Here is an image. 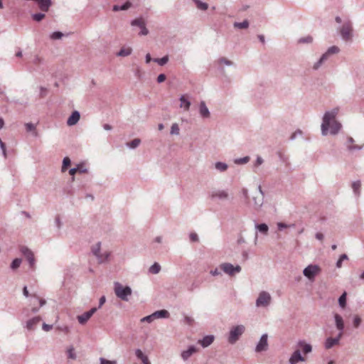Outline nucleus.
Here are the masks:
<instances>
[{"instance_id": "obj_60", "label": "nucleus", "mask_w": 364, "mask_h": 364, "mask_svg": "<svg viewBox=\"0 0 364 364\" xmlns=\"http://www.w3.org/2000/svg\"><path fill=\"white\" fill-rule=\"evenodd\" d=\"M166 77L164 74H160L157 77V82L159 83L163 82L166 80Z\"/></svg>"}, {"instance_id": "obj_38", "label": "nucleus", "mask_w": 364, "mask_h": 364, "mask_svg": "<svg viewBox=\"0 0 364 364\" xmlns=\"http://www.w3.org/2000/svg\"><path fill=\"white\" fill-rule=\"evenodd\" d=\"M153 61L157 63L159 65L163 66L168 61V55H165L161 58H154Z\"/></svg>"}, {"instance_id": "obj_39", "label": "nucleus", "mask_w": 364, "mask_h": 364, "mask_svg": "<svg viewBox=\"0 0 364 364\" xmlns=\"http://www.w3.org/2000/svg\"><path fill=\"white\" fill-rule=\"evenodd\" d=\"M101 242H98L92 247V254L97 257L100 254Z\"/></svg>"}, {"instance_id": "obj_35", "label": "nucleus", "mask_w": 364, "mask_h": 364, "mask_svg": "<svg viewBox=\"0 0 364 364\" xmlns=\"http://www.w3.org/2000/svg\"><path fill=\"white\" fill-rule=\"evenodd\" d=\"M233 26L235 28L240 29L247 28L249 26V21L247 20H245L242 22H235Z\"/></svg>"}, {"instance_id": "obj_30", "label": "nucleus", "mask_w": 364, "mask_h": 364, "mask_svg": "<svg viewBox=\"0 0 364 364\" xmlns=\"http://www.w3.org/2000/svg\"><path fill=\"white\" fill-rule=\"evenodd\" d=\"M255 228L263 235H267L269 231V228L267 224L262 223V224H255Z\"/></svg>"}, {"instance_id": "obj_31", "label": "nucleus", "mask_w": 364, "mask_h": 364, "mask_svg": "<svg viewBox=\"0 0 364 364\" xmlns=\"http://www.w3.org/2000/svg\"><path fill=\"white\" fill-rule=\"evenodd\" d=\"M25 127L28 132H32L34 136H37L38 133L36 132V126L34 124L31 122L26 123Z\"/></svg>"}, {"instance_id": "obj_49", "label": "nucleus", "mask_w": 364, "mask_h": 364, "mask_svg": "<svg viewBox=\"0 0 364 364\" xmlns=\"http://www.w3.org/2000/svg\"><path fill=\"white\" fill-rule=\"evenodd\" d=\"M250 161L249 156H245L242 158L236 159L235 160V163L237 164H247Z\"/></svg>"}, {"instance_id": "obj_59", "label": "nucleus", "mask_w": 364, "mask_h": 364, "mask_svg": "<svg viewBox=\"0 0 364 364\" xmlns=\"http://www.w3.org/2000/svg\"><path fill=\"white\" fill-rule=\"evenodd\" d=\"M48 93V90L46 87H40V97H44Z\"/></svg>"}, {"instance_id": "obj_50", "label": "nucleus", "mask_w": 364, "mask_h": 364, "mask_svg": "<svg viewBox=\"0 0 364 364\" xmlns=\"http://www.w3.org/2000/svg\"><path fill=\"white\" fill-rule=\"evenodd\" d=\"M45 17V14L42 13H37L32 15V18L36 21H41Z\"/></svg>"}, {"instance_id": "obj_20", "label": "nucleus", "mask_w": 364, "mask_h": 364, "mask_svg": "<svg viewBox=\"0 0 364 364\" xmlns=\"http://www.w3.org/2000/svg\"><path fill=\"white\" fill-rule=\"evenodd\" d=\"M196 351V348L193 346H191L186 350H183L181 353V357L184 360H188L195 352Z\"/></svg>"}, {"instance_id": "obj_2", "label": "nucleus", "mask_w": 364, "mask_h": 364, "mask_svg": "<svg viewBox=\"0 0 364 364\" xmlns=\"http://www.w3.org/2000/svg\"><path fill=\"white\" fill-rule=\"evenodd\" d=\"M114 291L117 297L124 301H128L129 297L132 294V290L130 287L123 286L118 282L114 283Z\"/></svg>"}, {"instance_id": "obj_47", "label": "nucleus", "mask_w": 364, "mask_h": 364, "mask_svg": "<svg viewBox=\"0 0 364 364\" xmlns=\"http://www.w3.org/2000/svg\"><path fill=\"white\" fill-rule=\"evenodd\" d=\"M348 255H346V254H343L340 256L338 260L336 262V267L337 268H341L342 267V262L343 260H346V259H348Z\"/></svg>"}, {"instance_id": "obj_48", "label": "nucleus", "mask_w": 364, "mask_h": 364, "mask_svg": "<svg viewBox=\"0 0 364 364\" xmlns=\"http://www.w3.org/2000/svg\"><path fill=\"white\" fill-rule=\"evenodd\" d=\"M339 51H340V49L338 47H337L336 46H333L328 48L326 53H327V54H328L330 55L332 54L338 53Z\"/></svg>"}, {"instance_id": "obj_51", "label": "nucleus", "mask_w": 364, "mask_h": 364, "mask_svg": "<svg viewBox=\"0 0 364 364\" xmlns=\"http://www.w3.org/2000/svg\"><path fill=\"white\" fill-rule=\"evenodd\" d=\"M219 64H225L226 65L230 66L233 65V63L225 58H220L218 59Z\"/></svg>"}, {"instance_id": "obj_56", "label": "nucleus", "mask_w": 364, "mask_h": 364, "mask_svg": "<svg viewBox=\"0 0 364 364\" xmlns=\"http://www.w3.org/2000/svg\"><path fill=\"white\" fill-rule=\"evenodd\" d=\"M360 322H361V318L359 316H356L354 317L353 325L355 328H358L360 326Z\"/></svg>"}, {"instance_id": "obj_53", "label": "nucleus", "mask_w": 364, "mask_h": 364, "mask_svg": "<svg viewBox=\"0 0 364 364\" xmlns=\"http://www.w3.org/2000/svg\"><path fill=\"white\" fill-rule=\"evenodd\" d=\"M100 364H117L116 360H109L104 358H100Z\"/></svg>"}, {"instance_id": "obj_17", "label": "nucleus", "mask_w": 364, "mask_h": 364, "mask_svg": "<svg viewBox=\"0 0 364 364\" xmlns=\"http://www.w3.org/2000/svg\"><path fill=\"white\" fill-rule=\"evenodd\" d=\"M334 319H335V323H336V328L339 331H343L344 321H343L342 316L341 315H339L338 314H335Z\"/></svg>"}, {"instance_id": "obj_44", "label": "nucleus", "mask_w": 364, "mask_h": 364, "mask_svg": "<svg viewBox=\"0 0 364 364\" xmlns=\"http://www.w3.org/2000/svg\"><path fill=\"white\" fill-rule=\"evenodd\" d=\"M71 161L69 157L66 156L63 160L62 171L64 172L67 168L70 165Z\"/></svg>"}, {"instance_id": "obj_58", "label": "nucleus", "mask_w": 364, "mask_h": 364, "mask_svg": "<svg viewBox=\"0 0 364 364\" xmlns=\"http://www.w3.org/2000/svg\"><path fill=\"white\" fill-rule=\"evenodd\" d=\"M302 134V132L301 130L300 129H297L292 134L291 136H290V139L291 140H294L296 139V137L297 136V135H301Z\"/></svg>"}, {"instance_id": "obj_34", "label": "nucleus", "mask_w": 364, "mask_h": 364, "mask_svg": "<svg viewBox=\"0 0 364 364\" xmlns=\"http://www.w3.org/2000/svg\"><path fill=\"white\" fill-rule=\"evenodd\" d=\"M228 167V164L224 162L218 161L215 164V168L220 172L225 171Z\"/></svg>"}, {"instance_id": "obj_46", "label": "nucleus", "mask_w": 364, "mask_h": 364, "mask_svg": "<svg viewBox=\"0 0 364 364\" xmlns=\"http://www.w3.org/2000/svg\"><path fill=\"white\" fill-rule=\"evenodd\" d=\"M179 127L177 123H173L171 127V134L178 135L179 134Z\"/></svg>"}, {"instance_id": "obj_18", "label": "nucleus", "mask_w": 364, "mask_h": 364, "mask_svg": "<svg viewBox=\"0 0 364 364\" xmlns=\"http://www.w3.org/2000/svg\"><path fill=\"white\" fill-rule=\"evenodd\" d=\"M41 318L40 316H36L26 321V327L28 330H33L36 326H37Z\"/></svg>"}, {"instance_id": "obj_6", "label": "nucleus", "mask_w": 364, "mask_h": 364, "mask_svg": "<svg viewBox=\"0 0 364 364\" xmlns=\"http://www.w3.org/2000/svg\"><path fill=\"white\" fill-rule=\"evenodd\" d=\"M220 269L227 274L233 276L241 272V267L238 264L233 266L231 263L225 262L220 264Z\"/></svg>"}, {"instance_id": "obj_54", "label": "nucleus", "mask_w": 364, "mask_h": 364, "mask_svg": "<svg viewBox=\"0 0 364 364\" xmlns=\"http://www.w3.org/2000/svg\"><path fill=\"white\" fill-rule=\"evenodd\" d=\"M347 148L349 151H355V150H360L362 149V146H358V145H347Z\"/></svg>"}, {"instance_id": "obj_16", "label": "nucleus", "mask_w": 364, "mask_h": 364, "mask_svg": "<svg viewBox=\"0 0 364 364\" xmlns=\"http://www.w3.org/2000/svg\"><path fill=\"white\" fill-rule=\"evenodd\" d=\"M87 173V169L82 164H77L76 167L72 168L69 171V173L73 176L72 181H74V175L77 173Z\"/></svg>"}, {"instance_id": "obj_42", "label": "nucleus", "mask_w": 364, "mask_h": 364, "mask_svg": "<svg viewBox=\"0 0 364 364\" xmlns=\"http://www.w3.org/2000/svg\"><path fill=\"white\" fill-rule=\"evenodd\" d=\"M67 355L68 358H70L72 360L76 359V354L75 353V348L73 346H70L67 350Z\"/></svg>"}, {"instance_id": "obj_8", "label": "nucleus", "mask_w": 364, "mask_h": 364, "mask_svg": "<svg viewBox=\"0 0 364 364\" xmlns=\"http://www.w3.org/2000/svg\"><path fill=\"white\" fill-rule=\"evenodd\" d=\"M131 25L132 26H137L141 29L139 35L146 36L149 33V30L146 27V23L142 18H138L132 20L131 21Z\"/></svg>"}, {"instance_id": "obj_3", "label": "nucleus", "mask_w": 364, "mask_h": 364, "mask_svg": "<svg viewBox=\"0 0 364 364\" xmlns=\"http://www.w3.org/2000/svg\"><path fill=\"white\" fill-rule=\"evenodd\" d=\"M245 328L243 325H237L230 328L228 341L230 344H235L244 333Z\"/></svg>"}, {"instance_id": "obj_43", "label": "nucleus", "mask_w": 364, "mask_h": 364, "mask_svg": "<svg viewBox=\"0 0 364 364\" xmlns=\"http://www.w3.org/2000/svg\"><path fill=\"white\" fill-rule=\"evenodd\" d=\"M64 36V34L60 32V31H55V32H53L50 35V39L52 40H59L60 38H62V37Z\"/></svg>"}, {"instance_id": "obj_33", "label": "nucleus", "mask_w": 364, "mask_h": 364, "mask_svg": "<svg viewBox=\"0 0 364 364\" xmlns=\"http://www.w3.org/2000/svg\"><path fill=\"white\" fill-rule=\"evenodd\" d=\"M161 270V266L159 263L155 262L154 263L149 269V272L151 274H158Z\"/></svg>"}, {"instance_id": "obj_5", "label": "nucleus", "mask_w": 364, "mask_h": 364, "mask_svg": "<svg viewBox=\"0 0 364 364\" xmlns=\"http://www.w3.org/2000/svg\"><path fill=\"white\" fill-rule=\"evenodd\" d=\"M352 24L350 21L345 22L340 28V33L343 40L348 41L352 37Z\"/></svg>"}, {"instance_id": "obj_36", "label": "nucleus", "mask_w": 364, "mask_h": 364, "mask_svg": "<svg viewBox=\"0 0 364 364\" xmlns=\"http://www.w3.org/2000/svg\"><path fill=\"white\" fill-rule=\"evenodd\" d=\"M110 253L109 252H105L102 254H100L97 258L98 259L99 263H103L106 262L109 257Z\"/></svg>"}, {"instance_id": "obj_23", "label": "nucleus", "mask_w": 364, "mask_h": 364, "mask_svg": "<svg viewBox=\"0 0 364 364\" xmlns=\"http://www.w3.org/2000/svg\"><path fill=\"white\" fill-rule=\"evenodd\" d=\"M169 316H170L169 312L165 309L156 311L153 313V317H154V319L162 318H168Z\"/></svg>"}, {"instance_id": "obj_15", "label": "nucleus", "mask_w": 364, "mask_h": 364, "mask_svg": "<svg viewBox=\"0 0 364 364\" xmlns=\"http://www.w3.org/2000/svg\"><path fill=\"white\" fill-rule=\"evenodd\" d=\"M80 118V114L78 111L75 110L72 112L71 115L68 117L67 120V124L68 126L75 125Z\"/></svg>"}, {"instance_id": "obj_25", "label": "nucleus", "mask_w": 364, "mask_h": 364, "mask_svg": "<svg viewBox=\"0 0 364 364\" xmlns=\"http://www.w3.org/2000/svg\"><path fill=\"white\" fill-rule=\"evenodd\" d=\"M339 342L338 341V339H336L335 338L328 337L326 338L324 346L326 349H330L332 347H333L336 345H338Z\"/></svg>"}, {"instance_id": "obj_12", "label": "nucleus", "mask_w": 364, "mask_h": 364, "mask_svg": "<svg viewBox=\"0 0 364 364\" xmlns=\"http://www.w3.org/2000/svg\"><path fill=\"white\" fill-rule=\"evenodd\" d=\"M253 209L259 212L264 203V197L262 196H254L252 198Z\"/></svg>"}, {"instance_id": "obj_55", "label": "nucleus", "mask_w": 364, "mask_h": 364, "mask_svg": "<svg viewBox=\"0 0 364 364\" xmlns=\"http://www.w3.org/2000/svg\"><path fill=\"white\" fill-rule=\"evenodd\" d=\"M190 240L192 242H198L199 238L196 232H191L189 235Z\"/></svg>"}, {"instance_id": "obj_61", "label": "nucleus", "mask_w": 364, "mask_h": 364, "mask_svg": "<svg viewBox=\"0 0 364 364\" xmlns=\"http://www.w3.org/2000/svg\"><path fill=\"white\" fill-rule=\"evenodd\" d=\"M42 328L45 331H49L50 330H51L53 328V325H49V324H46L44 323L43 324Z\"/></svg>"}, {"instance_id": "obj_11", "label": "nucleus", "mask_w": 364, "mask_h": 364, "mask_svg": "<svg viewBox=\"0 0 364 364\" xmlns=\"http://www.w3.org/2000/svg\"><path fill=\"white\" fill-rule=\"evenodd\" d=\"M21 253L26 257L30 267L33 268L35 264V259L33 252L27 247L23 246L21 247Z\"/></svg>"}, {"instance_id": "obj_27", "label": "nucleus", "mask_w": 364, "mask_h": 364, "mask_svg": "<svg viewBox=\"0 0 364 364\" xmlns=\"http://www.w3.org/2000/svg\"><path fill=\"white\" fill-rule=\"evenodd\" d=\"M132 49L130 47H123L117 53V56L127 57L132 54Z\"/></svg>"}, {"instance_id": "obj_62", "label": "nucleus", "mask_w": 364, "mask_h": 364, "mask_svg": "<svg viewBox=\"0 0 364 364\" xmlns=\"http://www.w3.org/2000/svg\"><path fill=\"white\" fill-rule=\"evenodd\" d=\"M41 62H42V59L38 55H36L33 60V63L36 65H38V64L41 63Z\"/></svg>"}, {"instance_id": "obj_41", "label": "nucleus", "mask_w": 364, "mask_h": 364, "mask_svg": "<svg viewBox=\"0 0 364 364\" xmlns=\"http://www.w3.org/2000/svg\"><path fill=\"white\" fill-rule=\"evenodd\" d=\"M312 42H313V37L311 36L302 37L298 40V43H299V44L311 43Z\"/></svg>"}, {"instance_id": "obj_10", "label": "nucleus", "mask_w": 364, "mask_h": 364, "mask_svg": "<svg viewBox=\"0 0 364 364\" xmlns=\"http://www.w3.org/2000/svg\"><path fill=\"white\" fill-rule=\"evenodd\" d=\"M268 348V336L267 334L264 333L261 337L260 339L255 347V352L260 353L262 351H265Z\"/></svg>"}, {"instance_id": "obj_40", "label": "nucleus", "mask_w": 364, "mask_h": 364, "mask_svg": "<svg viewBox=\"0 0 364 364\" xmlns=\"http://www.w3.org/2000/svg\"><path fill=\"white\" fill-rule=\"evenodd\" d=\"M346 292L344 291L338 299V304L341 308H345L346 306Z\"/></svg>"}, {"instance_id": "obj_14", "label": "nucleus", "mask_w": 364, "mask_h": 364, "mask_svg": "<svg viewBox=\"0 0 364 364\" xmlns=\"http://www.w3.org/2000/svg\"><path fill=\"white\" fill-rule=\"evenodd\" d=\"M199 114L203 119H208L210 117V112L204 101L199 104Z\"/></svg>"}, {"instance_id": "obj_63", "label": "nucleus", "mask_w": 364, "mask_h": 364, "mask_svg": "<svg viewBox=\"0 0 364 364\" xmlns=\"http://www.w3.org/2000/svg\"><path fill=\"white\" fill-rule=\"evenodd\" d=\"M242 192V194L243 195V196L245 197V199H248L249 198V195H248V190L245 188H243L241 191Z\"/></svg>"}, {"instance_id": "obj_9", "label": "nucleus", "mask_w": 364, "mask_h": 364, "mask_svg": "<svg viewBox=\"0 0 364 364\" xmlns=\"http://www.w3.org/2000/svg\"><path fill=\"white\" fill-rule=\"evenodd\" d=\"M320 269L318 265L310 264L307 266L303 271V274L309 279H312L318 274Z\"/></svg>"}, {"instance_id": "obj_29", "label": "nucleus", "mask_w": 364, "mask_h": 364, "mask_svg": "<svg viewBox=\"0 0 364 364\" xmlns=\"http://www.w3.org/2000/svg\"><path fill=\"white\" fill-rule=\"evenodd\" d=\"M90 317H91V316L90 315V314H88L86 311V312L83 313L82 314L77 316V318L78 322L80 324L83 325L90 318Z\"/></svg>"}, {"instance_id": "obj_7", "label": "nucleus", "mask_w": 364, "mask_h": 364, "mask_svg": "<svg viewBox=\"0 0 364 364\" xmlns=\"http://www.w3.org/2000/svg\"><path fill=\"white\" fill-rule=\"evenodd\" d=\"M210 197L212 200H226L230 198V195L228 191L226 190H214L210 194Z\"/></svg>"}, {"instance_id": "obj_4", "label": "nucleus", "mask_w": 364, "mask_h": 364, "mask_svg": "<svg viewBox=\"0 0 364 364\" xmlns=\"http://www.w3.org/2000/svg\"><path fill=\"white\" fill-rule=\"evenodd\" d=\"M272 301L270 294L266 291H262L256 299L255 305L257 307H267Z\"/></svg>"}, {"instance_id": "obj_32", "label": "nucleus", "mask_w": 364, "mask_h": 364, "mask_svg": "<svg viewBox=\"0 0 364 364\" xmlns=\"http://www.w3.org/2000/svg\"><path fill=\"white\" fill-rule=\"evenodd\" d=\"M193 1L200 10L206 11L208 9V4L207 3L203 2L200 0H193Z\"/></svg>"}, {"instance_id": "obj_19", "label": "nucleus", "mask_w": 364, "mask_h": 364, "mask_svg": "<svg viewBox=\"0 0 364 364\" xmlns=\"http://www.w3.org/2000/svg\"><path fill=\"white\" fill-rule=\"evenodd\" d=\"M136 358L141 360L143 364H151L147 355H146L140 349L135 350Z\"/></svg>"}, {"instance_id": "obj_22", "label": "nucleus", "mask_w": 364, "mask_h": 364, "mask_svg": "<svg viewBox=\"0 0 364 364\" xmlns=\"http://www.w3.org/2000/svg\"><path fill=\"white\" fill-rule=\"evenodd\" d=\"M179 100L181 102L180 107L183 108L185 111H188L191 105V102L185 95H181Z\"/></svg>"}, {"instance_id": "obj_57", "label": "nucleus", "mask_w": 364, "mask_h": 364, "mask_svg": "<svg viewBox=\"0 0 364 364\" xmlns=\"http://www.w3.org/2000/svg\"><path fill=\"white\" fill-rule=\"evenodd\" d=\"M323 63V61L321 60V59L320 58L316 63H314V65H313V69L315 70H318L322 65Z\"/></svg>"}, {"instance_id": "obj_13", "label": "nucleus", "mask_w": 364, "mask_h": 364, "mask_svg": "<svg viewBox=\"0 0 364 364\" xmlns=\"http://www.w3.org/2000/svg\"><path fill=\"white\" fill-rule=\"evenodd\" d=\"M305 361L304 357L301 354L299 350H296L290 356L289 363V364H296L298 362Z\"/></svg>"}, {"instance_id": "obj_26", "label": "nucleus", "mask_w": 364, "mask_h": 364, "mask_svg": "<svg viewBox=\"0 0 364 364\" xmlns=\"http://www.w3.org/2000/svg\"><path fill=\"white\" fill-rule=\"evenodd\" d=\"M132 6V3L130 1L125 2L123 5H114L112 7L113 11H125L129 9Z\"/></svg>"}, {"instance_id": "obj_21", "label": "nucleus", "mask_w": 364, "mask_h": 364, "mask_svg": "<svg viewBox=\"0 0 364 364\" xmlns=\"http://www.w3.org/2000/svg\"><path fill=\"white\" fill-rule=\"evenodd\" d=\"M297 346L302 348V351L304 354H308L312 351V346L306 343L304 341H299Z\"/></svg>"}, {"instance_id": "obj_28", "label": "nucleus", "mask_w": 364, "mask_h": 364, "mask_svg": "<svg viewBox=\"0 0 364 364\" xmlns=\"http://www.w3.org/2000/svg\"><path fill=\"white\" fill-rule=\"evenodd\" d=\"M351 187L353 188V191L354 193L357 196H359L360 194V188H361V182H360V181L358 180V181H353L352 183Z\"/></svg>"}, {"instance_id": "obj_64", "label": "nucleus", "mask_w": 364, "mask_h": 364, "mask_svg": "<svg viewBox=\"0 0 364 364\" xmlns=\"http://www.w3.org/2000/svg\"><path fill=\"white\" fill-rule=\"evenodd\" d=\"M210 274L213 275V276H218L219 274H220V272L219 271V269L218 268H215L214 269H212L210 272Z\"/></svg>"}, {"instance_id": "obj_24", "label": "nucleus", "mask_w": 364, "mask_h": 364, "mask_svg": "<svg viewBox=\"0 0 364 364\" xmlns=\"http://www.w3.org/2000/svg\"><path fill=\"white\" fill-rule=\"evenodd\" d=\"M214 341V336L209 335L205 336L203 338L202 340L199 341V343L203 348H206L210 346Z\"/></svg>"}, {"instance_id": "obj_1", "label": "nucleus", "mask_w": 364, "mask_h": 364, "mask_svg": "<svg viewBox=\"0 0 364 364\" xmlns=\"http://www.w3.org/2000/svg\"><path fill=\"white\" fill-rule=\"evenodd\" d=\"M338 111L339 109L336 107L324 113L321 125V134L323 136H326L328 133L332 135H336L341 129V124L336 120Z\"/></svg>"}, {"instance_id": "obj_52", "label": "nucleus", "mask_w": 364, "mask_h": 364, "mask_svg": "<svg viewBox=\"0 0 364 364\" xmlns=\"http://www.w3.org/2000/svg\"><path fill=\"white\" fill-rule=\"evenodd\" d=\"M154 320V317H153V314H151V315H149V316H146L144 318H142L141 319V322H148V323H151Z\"/></svg>"}, {"instance_id": "obj_37", "label": "nucleus", "mask_w": 364, "mask_h": 364, "mask_svg": "<svg viewBox=\"0 0 364 364\" xmlns=\"http://www.w3.org/2000/svg\"><path fill=\"white\" fill-rule=\"evenodd\" d=\"M140 144H141V140L139 139H134L132 141H131L130 142L127 143L126 145L129 149H135L137 146H139Z\"/></svg>"}, {"instance_id": "obj_45", "label": "nucleus", "mask_w": 364, "mask_h": 364, "mask_svg": "<svg viewBox=\"0 0 364 364\" xmlns=\"http://www.w3.org/2000/svg\"><path fill=\"white\" fill-rule=\"evenodd\" d=\"M21 262H22L21 259H19V258L14 259L11 264V268L12 269H17L18 267H20Z\"/></svg>"}]
</instances>
